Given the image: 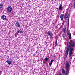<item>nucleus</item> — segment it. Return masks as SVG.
Here are the masks:
<instances>
[{"instance_id":"obj_1","label":"nucleus","mask_w":75,"mask_h":75,"mask_svg":"<svg viewBox=\"0 0 75 75\" xmlns=\"http://www.w3.org/2000/svg\"><path fill=\"white\" fill-rule=\"evenodd\" d=\"M69 62H67L66 63V66L65 67L66 69V74L65 75H68L69 73V70H70V68L69 67Z\"/></svg>"},{"instance_id":"obj_2","label":"nucleus","mask_w":75,"mask_h":75,"mask_svg":"<svg viewBox=\"0 0 75 75\" xmlns=\"http://www.w3.org/2000/svg\"><path fill=\"white\" fill-rule=\"evenodd\" d=\"M72 51H73V48L72 47L70 49V52H69V57L71 58L72 57V55L73 52Z\"/></svg>"},{"instance_id":"obj_3","label":"nucleus","mask_w":75,"mask_h":75,"mask_svg":"<svg viewBox=\"0 0 75 75\" xmlns=\"http://www.w3.org/2000/svg\"><path fill=\"white\" fill-rule=\"evenodd\" d=\"M6 10L8 12L10 13L12 11V7L10 6H9L7 7Z\"/></svg>"},{"instance_id":"obj_4","label":"nucleus","mask_w":75,"mask_h":75,"mask_svg":"<svg viewBox=\"0 0 75 75\" xmlns=\"http://www.w3.org/2000/svg\"><path fill=\"white\" fill-rule=\"evenodd\" d=\"M49 60V58L46 57L45 58L43 61V62L44 64H47L48 61Z\"/></svg>"},{"instance_id":"obj_5","label":"nucleus","mask_w":75,"mask_h":75,"mask_svg":"<svg viewBox=\"0 0 75 75\" xmlns=\"http://www.w3.org/2000/svg\"><path fill=\"white\" fill-rule=\"evenodd\" d=\"M47 34L50 37V38H51V37L53 36V34L52 33L51 31H49L47 33Z\"/></svg>"},{"instance_id":"obj_6","label":"nucleus","mask_w":75,"mask_h":75,"mask_svg":"<svg viewBox=\"0 0 75 75\" xmlns=\"http://www.w3.org/2000/svg\"><path fill=\"white\" fill-rule=\"evenodd\" d=\"M69 48H67L65 53V55L64 57L65 58H66L67 57V56H68V52H69Z\"/></svg>"},{"instance_id":"obj_7","label":"nucleus","mask_w":75,"mask_h":75,"mask_svg":"<svg viewBox=\"0 0 75 75\" xmlns=\"http://www.w3.org/2000/svg\"><path fill=\"white\" fill-rule=\"evenodd\" d=\"M16 27H19V28H20V23H19V22H18V21H16Z\"/></svg>"},{"instance_id":"obj_8","label":"nucleus","mask_w":75,"mask_h":75,"mask_svg":"<svg viewBox=\"0 0 75 75\" xmlns=\"http://www.w3.org/2000/svg\"><path fill=\"white\" fill-rule=\"evenodd\" d=\"M69 15L68 13H66L65 15L64 16V18L65 19H69V17L68 16Z\"/></svg>"},{"instance_id":"obj_9","label":"nucleus","mask_w":75,"mask_h":75,"mask_svg":"<svg viewBox=\"0 0 75 75\" xmlns=\"http://www.w3.org/2000/svg\"><path fill=\"white\" fill-rule=\"evenodd\" d=\"M63 26L64 27V28H63V31L64 33H66V28L65 27V25H63Z\"/></svg>"},{"instance_id":"obj_10","label":"nucleus","mask_w":75,"mask_h":75,"mask_svg":"<svg viewBox=\"0 0 75 75\" xmlns=\"http://www.w3.org/2000/svg\"><path fill=\"white\" fill-rule=\"evenodd\" d=\"M1 19H6V16L5 15H3L1 16Z\"/></svg>"},{"instance_id":"obj_11","label":"nucleus","mask_w":75,"mask_h":75,"mask_svg":"<svg viewBox=\"0 0 75 75\" xmlns=\"http://www.w3.org/2000/svg\"><path fill=\"white\" fill-rule=\"evenodd\" d=\"M17 32L18 33H23V32L21 30V29H18Z\"/></svg>"},{"instance_id":"obj_12","label":"nucleus","mask_w":75,"mask_h":75,"mask_svg":"<svg viewBox=\"0 0 75 75\" xmlns=\"http://www.w3.org/2000/svg\"><path fill=\"white\" fill-rule=\"evenodd\" d=\"M6 62H7L8 64V65H11V62L10 60H7L6 61Z\"/></svg>"},{"instance_id":"obj_13","label":"nucleus","mask_w":75,"mask_h":75,"mask_svg":"<svg viewBox=\"0 0 75 75\" xmlns=\"http://www.w3.org/2000/svg\"><path fill=\"white\" fill-rule=\"evenodd\" d=\"M59 8V10H62L63 9V7H62V4H61L60 5V6Z\"/></svg>"},{"instance_id":"obj_14","label":"nucleus","mask_w":75,"mask_h":75,"mask_svg":"<svg viewBox=\"0 0 75 75\" xmlns=\"http://www.w3.org/2000/svg\"><path fill=\"white\" fill-rule=\"evenodd\" d=\"M67 35H69V30L68 29V28H67Z\"/></svg>"},{"instance_id":"obj_15","label":"nucleus","mask_w":75,"mask_h":75,"mask_svg":"<svg viewBox=\"0 0 75 75\" xmlns=\"http://www.w3.org/2000/svg\"><path fill=\"white\" fill-rule=\"evenodd\" d=\"M62 73L63 75H65V69H62Z\"/></svg>"},{"instance_id":"obj_16","label":"nucleus","mask_w":75,"mask_h":75,"mask_svg":"<svg viewBox=\"0 0 75 75\" xmlns=\"http://www.w3.org/2000/svg\"><path fill=\"white\" fill-rule=\"evenodd\" d=\"M70 45L72 46V47H74L75 45V42H72L70 43Z\"/></svg>"},{"instance_id":"obj_17","label":"nucleus","mask_w":75,"mask_h":75,"mask_svg":"<svg viewBox=\"0 0 75 75\" xmlns=\"http://www.w3.org/2000/svg\"><path fill=\"white\" fill-rule=\"evenodd\" d=\"M17 35H19V34H18V32H16L15 34V37H16V38H17Z\"/></svg>"},{"instance_id":"obj_18","label":"nucleus","mask_w":75,"mask_h":75,"mask_svg":"<svg viewBox=\"0 0 75 75\" xmlns=\"http://www.w3.org/2000/svg\"><path fill=\"white\" fill-rule=\"evenodd\" d=\"M64 15L63 14H61L60 17L61 19H63L64 18Z\"/></svg>"},{"instance_id":"obj_19","label":"nucleus","mask_w":75,"mask_h":75,"mask_svg":"<svg viewBox=\"0 0 75 75\" xmlns=\"http://www.w3.org/2000/svg\"><path fill=\"white\" fill-rule=\"evenodd\" d=\"M62 36L63 38H65L67 36V35L66 34H63L62 35Z\"/></svg>"},{"instance_id":"obj_20","label":"nucleus","mask_w":75,"mask_h":75,"mask_svg":"<svg viewBox=\"0 0 75 75\" xmlns=\"http://www.w3.org/2000/svg\"><path fill=\"white\" fill-rule=\"evenodd\" d=\"M3 7V5L1 4H0V8H2Z\"/></svg>"},{"instance_id":"obj_21","label":"nucleus","mask_w":75,"mask_h":75,"mask_svg":"<svg viewBox=\"0 0 75 75\" xmlns=\"http://www.w3.org/2000/svg\"><path fill=\"white\" fill-rule=\"evenodd\" d=\"M52 63L50 62L49 63V67H50L51 66V65H52Z\"/></svg>"},{"instance_id":"obj_22","label":"nucleus","mask_w":75,"mask_h":75,"mask_svg":"<svg viewBox=\"0 0 75 75\" xmlns=\"http://www.w3.org/2000/svg\"><path fill=\"white\" fill-rule=\"evenodd\" d=\"M57 40L56 39V42H55V46H57Z\"/></svg>"},{"instance_id":"obj_23","label":"nucleus","mask_w":75,"mask_h":75,"mask_svg":"<svg viewBox=\"0 0 75 75\" xmlns=\"http://www.w3.org/2000/svg\"><path fill=\"white\" fill-rule=\"evenodd\" d=\"M54 62V60L53 59H52L50 62L52 63Z\"/></svg>"},{"instance_id":"obj_24","label":"nucleus","mask_w":75,"mask_h":75,"mask_svg":"<svg viewBox=\"0 0 75 75\" xmlns=\"http://www.w3.org/2000/svg\"><path fill=\"white\" fill-rule=\"evenodd\" d=\"M67 22H68V25H69V19H68L67 20Z\"/></svg>"},{"instance_id":"obj_25","label":"nucleus","mask_w":75,"mask_h":75,"mask_svg":"<svg viewBox=\"0 0 75 75\" xmlns=\"http://www.w3.org/2000/svg\"><path fill=\"white\" fill-rule=\"evenodd\" d=\"M58 75H62V74H61V73H60L59 74H58Z\"/></svg>"},{"instance_id":"obj_26","label":"nucleus","mask_w":75,"mask_h":75,"mask_svg":"<svg viewBox=\"0 0 75 75\" xmlns=\"http://www.w3.org/2000/svg\"><path fill=\"white\" fill-rule=\"evenodd\" d=\"M71 36H70V37H69V39H71Z\"/></svg>"},{"instance_id":"obj_27","label":"nucleus","mask_w":75,"mask_h":75,"mask_svg":"<svg viewBox=\"0 0 75 75\" xmlns=\"http://www.w3.org/2000/svg\"><path fill=\"white\" fill-rule=\"evenodd\" d=\"M61 20L62 21H63V19H61Z\"/></svg>"},{"instance_id":"obj_28","label":"nucleus","mask_w":75,"mask_h":75,"mask_svg":"<svg viewBox=\"0 0 75 75\" xmlns=\"http://www.w3.org/2000/svg\"><path fill=\"white\" fill-rule=\"evenodd\" d=\"M57 67H58V64H57Z\"/></svg>"},{"instance_id":"obj_29","label":"nucleus","mask_w":75,"mask_h":75,"mask_svg":"<svg viewBox=\"0 0 75 75\" xmlns=\"http://www.w3.org/2000/svg\"><path fill=\"white\" fill-rule=\"evenodd\" d=\"M57 17H59V16H58Z\"/></svg>"},{"instance_id":"obj_30","label":"nucleus","mask_w":75,"mask_h":75,"mask_svg":"<svg viewBox=\"0 0 75 75\" xmlns=\"http://www.w3.org/2000/svg\"><path fill=\"white\" fill-rule=\"evenodd\" d=\"M65 20H67V19H65Z\"/></svg>"},{"instance_id":"obj_31","label":"nucleus","mask_w":75,"mask_h":75,"mask_svg":"<svg viewBox=\"0 0 75 75\" xmlns=\"http://www.w3.org/2000/svg\"><path fill=\"white\" fill-rule=\"evenodd\" d=\"M3 20H4V19H3Z\"/></svg>"},{"instance_id":"obj_32","label":"nucleus","mask_w":75,"mask_h":75,"mask_svg":"<svg viewBox=\"0 0 75 75\" xmlns=\"http://www.w3.org/2000/svg\"><path fill=\"white\" fill-rule=\"evenodd\" d=\"M65 19H64V20Z\"/></svg>"}]
</instances>
